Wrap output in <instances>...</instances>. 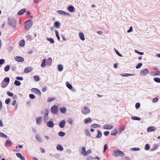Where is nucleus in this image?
Listing matches in <instances>:
<instances>
[{
  "label": "nucleus",
  "instance_id": "20e7f679",
  "mask_svg": "<svg viewBox=\"0 0 160 160\" xmlns=\"http://www.w3.org/2000/svg\"><path fill=\"white\" fill-rule=\"evenodd\" d=\"M114 154L113 155L114 156H118L122 157L124 155V153L120 150H115L114 151Z\"/></svg>",
  "mask_w": 160,
  "mask_h": 160
},
{
  "label": "nucleus",
  "instance_id": "ea45409f",
  "mask_svg": "<svg viewBox=\"0 0 160 160\" xmlns=\"http://www.w3.org/2000/svg\"><path fill=\"white\" fill-rule=\"evenodd\" d=\"M54 25L56 28H58L59 27L60 25V22H56L54 23Z\"/></svg>",
  "mask_w": 160,
  "mask_h": 160
},
{
  "label": "nucleus",
  "instance_id": "79ce46f5",
  "mask_svg": "<svg viewBox=\"0 0 160 160\" xmlns=\"http://www.w3.org/2000/svg\"><path fill=\"white\" fill-rule=\"evenodd\" d=\"M47 40L50 42L51 43H54V40L52 38H48L47 39Z\"/></svg>",
  "mask_w": 160,
  "mask_h": 160
},
{
  "label": "nucleus",
  "instance_id": "2f4dec72",
  "mask_svg": "<svg viewBox=\"0 0 160 160\" xmlns=\"http://www.w3.org/2000/svg\"><path fill=\"white\" fill-rule=\"evenodd\" d=\"M55 32L56 36L57 37L58 40V41L60 40V38L59 36L58 32L57 30H55Z\"/></svg>",
  "mask_w": 160,
  "mask_h": 160
},
{
  "label": "nucleus",
  "instance_id": "393cba45",
  "mask_svg": "<svg viewBox=\"0 0 160 160\" xmlns=\"http://www.w3.org/2000/svg\"><path fill=\"white\" fill-rule=\"evenodd\" d=\"M81 153L83 156H86V149L84 147H82Z\"/></svg>",
  "mask_w": 160,
  "mask_h": 160
},
{
  "label": "nucleus",
  "instance_id": "3c124183",
  "mask_svg": "<svg viewBox=\"0 0 160 160\" xmlns=\"http://www.w3.org/2000/svg\"><path fill=\"white\" fill-rule=\"evenodd\" d=\"M55 99V98H48V101L49 102H51Z\"/></svg>",
  "mask_w": 160,
  "mask_h": 160
},
{
  "label": "nucleus",
  "instance_id": "412c9836",
  "mask_svg": "<svg viewBox=\"0 0 160 160\" xmlns=\"http://www.w3.org/2000/svg\"><path fill=\"white\" fill-rule=\"evenodd\" d=\"M56 149L58 151H62L63 150V148L62 146L60 144H58L56 147Z\"/></svg>",
  "mask_w": 160,
  "mask_h": 160
},
{
  "label": "nucleus",
  "instance_id": "58836bf2",
  "mask_svg": "<svg viewBox=\"0 0 160 160\" xmlns=\"http://www.w3.org/2000/svg\"><path fill=\"white\" fill-rule=\"evenodd\" d=\"M0 137L5 138H7V136L4 133L0 132Z\"/></svg>",
  "mask_w": 160,
  "mask_h": 160
},
{
  "label": "nucleus",
  "instance_id": "680f3d73",
  "mask_svg": "<svg viewBox=\"0 0 160 160\" xmlns=\"http://www.w3.org/2000/svg\"><path fill=\"white\" fill-rule=\"evenodd\" d=\"M158 98H154L153 100H152V102H153V103H155V102H158Z\"/></svg>",
  "mask_w": 160,
  "mask_h": 160
},
{
  "label": "nucleus",
  "instance_id": "5701e85b",
  "mask_svg": "<svg viewBox=\"0 0 160 160\" xmlns=\"http://www.w3.org/2000/svg\"><path fill=\"white\" fill-rule=\"evenodd\" d=\"M46 59H43L42 61V63L41 64V67L43 68H44L45 67L46 65Z\"/></svg>",
  "mask_w": 160,
  "mask_h": 160
},
{
  "label": "nucleus",
  "instance_id": "052dcab7",
  "mask_svg": "<svg viewBox=\"0 0 160 160\" xmlns=\"http://www.w3.org/2000/svg\"><path fill=\"white\" fill-rule=\"evenodd\" d=\"M115 51L116 52V54L118 55L120 57H122V55L119 53V52H118V50H117L116 49H115Z\"/></svg>",
  "mask_w": 160,
  "mask_h": 160
},
{
  "label": "nucleus",
  "instance_id": "f257e3e1",
  "mask_svg": "<svg viewBox=\"0 0 160 160\" xmlns=\"http://www.w3.org/2000/svg\"><path fill=\"white\" fill-rule=\"evenodd\" d=\"M33 22L31 19H29L24 23L25 29L26 30H28L32 26Z\"/></svg>",
  "mask_w": 160,
  "mask_h": 160
},
{
  "label": "nucleus",
  "instance_id": "f8f14e48",
  "mask_svg": "<svg viewBox=\"0 0 160 160\" xmlns=\"http://www.w3.org/2000/svg\"><path fill=\"white\" fill-rule=\"evenodd\" d=\"M68 9L69 11L71 12H75V8L72 5L68 7Z\"/></svg>",
  "mask_w": 160,
  "mask_h": 160
},
{
  "label": "nucleus",
  "instance_id": "69168bd1",
  "mask_svg": "<svg viewBox=\"0 0 160 160\" xmlns=\"http://www.w3.org/2000/svg\"><path fill=\"white\" fill-rule=\"evenodd\" d=\"M7 94L10 97H12L13 96V93H10L8 91L7 92Z\"/></svg>",
  "mask_w": 160,
  "mask_h": 160
},
{
  "label": "nucleus",
  "instance_id": "1a4fd4ad",
  "mask_svg": "<svg viewBox=\"0 0 160 160\" xmlns=\"http://www.w3.org/2000/svg\"><path fill=\"white\" fill-rule=\"evenodd\" d=\"M113 128V126L109 124H107L103 126V128L104 129L110 130L112 129Z\"/></svg>",
  "mask_w": 160,
  "mask_h": 160
},
{
  "label": "nucleus",
  "instance_id": "6e6d98bb",
  "mask_svg": "<svg viewBox=\"0 0 160 160\" xmlns=\"http://www.w3.org/2000/svg\"><path fill=\"white\" fill-rule=\"evenodd\" d=\"M140 106V104L139 103H137L135 104V108L136 109H138L139 108Z\"/></svg>",
  "mask_w": 160,
  "mask_h": 160
},
{
  "label": "nucleus",
  "instance_id": "c85d7f7f",
  "mask_svg": "<svg viewBox=\"0 0 160 160\" xmlns=\"http://www.w3.org/2000/svg\"><path fill=\"white\" fill-rule=\"evenodd\" d=\"M66 85L67 87L70 89H71L72 88V86L69 83V82H67L66 83Z\"/></svg>",
  "mask_w": 160,
  "mask_h": 160
},
{
  "label": "nucleus",
  "instance_id": "c03bdc74",
  "mask_svg": "<svg viewBox=\"0 0 160 160\" xmlns=\"http://www.w3.org/2000/svg\"><path fill=\"white\" fill-rule=\"evenodd\" d=\"M65 133L62 132H60L58 133V135L60 137H63L65 135Z\"/></svg>",
  "mask_w": 160,
  "mask_h": 160
},
{
  "label": "nucleus",
  "instance_id": "a211bd4d",
  "mask_svg": "<svg viewBox=\"0 0 160 160\" xmlns=\"http://www.w3.org/2000/svg\"><path fill=\"white\" fill-rule=\"evenodd\" d=\"M52 62V58H48L46 62V65L49 66H50Z\"/></svg>",
  "mask_w": 160,
  "mask_h": 160
},
{
  "label": "nucleus",
  "instance_id": "72a5a7b5",
  "mask_svg": "<svg viewBox=\"0 0 160 160\" xmlns=\"http://www.w3.org/2000/svg\"><path fill=\"white\" fill-rule=\"evenodd\" d=\"M117 132L118 131L117 129H114L111 132V134L112 135H116L117 133Z\"/></svg>",
  "mask_w": 160,
  "mask_h": 160
},
{
  "label": "nucleus",
  "instance_id": "09e8293b",
  "mask_svg": "<svg viewBox=\"0 0 160 160\" xmlns=\"http://www.w3.org/2000/svg\"><path fill=\"white\" fill-rule=\"evenodd\" d=\"M14 84L17 86H19L20 85L21 83L19 81L17 80H15L14 82Z\"/></svg>",
  "mask_w": 160,
  "mask_h": 160
},
{
  "label": "nucleus",
  "instance_id": "4d7b16f0",
  "mask_svg": "<svg viewBox=\"0 0 160 160\" xmlns=\"http://www.w3.org/2000/svg\"><path fill=\"white\" fill-rule=\"evenodd\" d=\"M131 150L133 151H138L140 150V148H131Z\"/></svg>",
  "mask_w": 160,
  "mask_h": 160
},
{
  "label": "nucleus",
  "instance_id": "f3484780",
  "mask_svg": "<svg viewBox=\"0 0 160 160\" xmlns=\"http://www.w3.org/2000/svg\"><path fill=\"white\" fill-rule=\"evenodd\" d=\"M58 12L60 14H63L64 15H69L70 14L67 12L62 10H58Z\"/></svg>",
  "mask_w": 160,
  "mask_h": 160
},
{
  "label": "nucleus",
  "instance_id": "a19ab883",
  "mask_svg": "<svg viewBox=\"0 0 160 160\" xmlns=\"http://www.w3.org/2000/svg\"><path fill=\"white\" fill-rule=\"evenodd\" d=\"M102 135V134L101 132L99 131H98V134L96 136V138H101V137Z\"/></svg>",
  "mask_w": 160,
  "mask_h": 160
},
{
  "label": "nucleus",
  "instance_id": "de8ad7c7",
  "mask_svg": "<svg viewBox=\"0 0 160 160\" xmlns=\"http://www.w3.org/2000/svg\"><path fill=\"white\" fill-rule=\"evenodd\" d=\"M154 81L160 83V78H154Z\"/></svg>",
  "mask_w": 160,
  "mask_h": 160
},
{
  "label": "nucleus",
  "instance_id": "4c0bfd02",
  "mask_svg": "<svg viewBox=\"0 0 160 160\" xmlns=\"http://www.w3.org/2000/svg\"><path fill=\"white\" fill-rule=\"evenodd\" d=\"M121 75L122 77H128L129 76L134 75V74H132L125 73V74H122Z\"/></svg>",
  "mask_w": 160,
  "mask_h": 160
},
{
  "label": "nucleus",
  "instance_id": "4be33fe9",
  "mask_svg": "<svg viewBox=\"0 0 160 160\" xmlns=\"http://www.w3.org/2000/svg\"><path fill=\"white\" fill-rule=\"evenodd\" d=\"M16 155L17 156L20 158L21 160H25L24 157L22 156L20 153H16Z\"/></svg>",
  "mask_w": 160,
  "mask_h": 160
},
{
  "label": "nucleus",
  "instance_id": "13d9d810",
  "mask_svg": "<svg viewBox=\"0 0 160 160\" xmlns=\"http://www.w3.org/2000/svg\"><path fill=\"white\" fill-rule=\"evenodd\" d=\"M135 52L136 53L139 54L140 55H143L144 54V53L143 52H141L138 51L137 50H135Z\"/></svg>",
  "mask_w": 160,
  "mask_h": 160
},
{
  "label": "nucleus",
  "instance_id": "6ab92c4d",
  "mask_svg": "<svg viewBox=\"0 0 160 160\" xmlns=\"http://www.w3.org/2000/svg\"><path fill=\"white\" fill-rule=\"evenodd\" d=\"M59 111L61 113L65 114L66 112L67 108L65 107H62L60 108Z\"/></svg>",
  "mask_w": 160,
  "mask_h": 160
},
{
  "label": "nucleus",
  "instance_id": "ddd939ff",
  "mask_svg": "<svg viewBox=\"0 0 160 160\" xmlns=\"http://www.w3.org/2000/svg\"><path fill=\"white\" fill-rule=\"evenodd\" d=\"M156 128L154 126L149 127L147 129V131L148 132L155 131L156 130Z\"/></svg>",
  "mask_w": 160,
  "mask_h": 160
},
{
  "label": "nucleus",
  "instance_id": "7c9ffc66",
  "mask_svg": "<svg viewBox=\"0 0 160 160\" xmlns=\"http://www.w3.org/2000/svg\"><path fill=\"white\" fill-rule=\"evenodd\" d=\"M63 66L62 65H59L58 66V69L59 71L61 72L63 70Z\"/></svg>",
  "mask_w": 160,
  "mask_h": 160
},
{
  "label": "nucleus",
  "instance_id": "c9c22d12",
  "mask_svg": "<svg viewBox=\"0 0 160 160\" xmlns=\"http://www.w3.org/2000/svg\"><path fill=\"white\" fill-rule=\"evenodd\" d=\"M36 138L37 140L39 142H42V140L40 137L38 135H37L36 136Z\"/></svg>",
  "mask_w": 160,
  "mask_h": 160
},
{
  "label": "nucleus",
  "instance_id": "0e129e2a",
  "mask_svg": "<svg viewBox=\"0 0 160 160\" xmlns=\"http://www.w3.org/2000/svg\"><path fill=\"white\" fill-rule=\"evenodd\" d=\"M108 148V147L107 144H105L104 145V148H103V152H104L105 151L106 149Z\"/></svg>",
  "mask_w": 160,
  "mask_h": 160
},
{
  "label": "nucleus",
  "instance_id": "aec40b11",
  "mask_svg": "<svg viewBox=\"0 0 160 160\" xmlns=\"http://www.w3.org/2000/svg\"><path fill=\"white\" fill-rule=\"evenodd\" d=\"M54 125L53 122L51 121H49L47 123V125L48 127L50 128L53 127Z\"/></svg>",
  "mask_w": 160,
  "mask_h": 160
},
{
  "label": "nucleus",
  "instance_id": "0eeeda50",
  "mask_svg": "<svg viewBox=\"0 0 160 160\" xmlns=\"http://www.w3.org/2000/svg\"><path fill=\"white\" fill-rule=\"evenodd\" d=\"M160 146L159 144H154L153 145L152 147L150 150L152 151H154L157 149Z\"/></svg>",
  "mask_w": 160,
  "mask_h": 160
},
{
  "label": "nucleus",
  "instance_id": "39448f33",
  "mask_svg": "<svg viewBox=\"0 0 160 160\" xmlns=\"http://www.w3.org/2000/svg\"><path fill=\"white\" fill-rule=\"evenodd\" d=\"M58 106L55 105L52 106L51 109V112L54 114H57L58 112Z\"/></svg>",
  "mask_w": 160,
  "mask_h": 160
},
{
  "label": "nucleus",
  "instance_id": "f03ea898",
  "mask_svg": "<svg viewBox=\"0 0 160 160\" xmlns=\"http://www.w3.org/2000/svg\"><path fill=\"white\" fill-rule=\"evenodd\" d=\"M82 113L84 115L89 114L91 112L90 109L86 106H85L81 110Z\"/></svg>",
  "mask_w": 160,
  "mask_h": 160
},
{
  "label": "nucleus",
  "instance_id": "6e6552de",
  "mask_svg": "<svg viewBox=\"0 0 160 160\" xmlns=\"http://www.w3.org/2000/svg\"><path fill=\"white\" fill-rule=\"evenodd\" d=\"M36 123L38 125L41 124L42 122V118L41 117H38L36 118Z\"/></svg>",
  "mask_w": 160,
  "mask_h": 160
},
{
  "label": "nucleus",
  "instance_id": "8fccbe9b",
  "mask_svg": "<svg viewBox=\"0 0 160 160\" xmlns=\"http://www.w3.org/2000/svg\"><path fill=\"white\" fill-rule=\"evenodd\" d=\"M150 148V147L149 146V144H146V145L145 146V149L146 150H149Z\"/></svg>",
  "mask_w": 160,
  "mask_h": 160
},
{
  "label": "nucleus",
  "instance_id": "e433bc0d",
  "mask_svg": "<svg viewBox=\"0 0 160 160\" xmlns=\"http://www.w3.org/2000/svg\"><path fill=\"white\" fill-rule=\"evenodd\" d=\"M68 122L70 125H72L73 124V121L72 118H69L68 120Z\"/></svg>",
  "mask_w": 160,
  "mask_h": 160
},
{
  "label": "nucleus",
  "instance_id": "423d86ee",
  "mask_svg": "<svg viewBox=\"0 0 160 160\" xmlns=\"http://www.w3.org/2000/svg\"><path fill=\"white\" fill-rule=\"evenodd\" d=\"M149 71L147 69H142L140 72V74L142 76H145L149 73Z\"/></svg>",
  "mask_w": 160,
  "mask_h": 160
},
{
  "label": "nucleus",
  "instance_id": "dca6fc26",
  "mask_svg": "<svg viewBox=\"0 0 160 160\" xmlns=\"http://www.w3.org/2000/svg\"><path fill=\"white\" fill-rule=\"evenodd\" d=\"M65 120H62L59 123V126L61 128H63L65 126Z\"/></svg>",
  "mask_w": 160,
  "mask_h": 160
},
{
  "label": "nucleus",
  "instance_id": "cd10ccee",
  "mask_svg": "<svg viewBox=\"0 0 160 160\" xmlns=\"http://www.w3.org/2000/svg\"><path fill=\"white\" fill-rule=\"evenodd\" d=\"M12 144V143L11 141L10 140H7L6 141V142H5V145L6 146H10Z\"/></svg>",
  "mask_w": 160,
  "mask_h": 160
},
{
  "label": "nucleus",
  "instance_id": "b1692460",
  "mask_svg": "<svg viewBox=\"0 0 160 160\" xmlns=\"http://www.w3.org/2000/svg\"><path fill=\"white\" fill-rule=\"evenodd\" d=\"M79 36L80 39L82 41H84L85 39L84 36L82 32H80L79 34Z\"/></svg>",
  "mask_w": 160,
  "mask_h": 160
},
{
  "label": "nucleus",
  "instance_id": "a878e982",
  "mask_svg": "<svg viewBox=\"0 0 160 160\" xmlns=\"http://www.w3.org/2000/svg\"><path fill=\"white\" fill-rule=\"evenodd\" d=\"M8 84V83H6L2 81L1 84V86L2 88H4L6 87Z\"/></svg>",
  "mask_w": 160,
  "mask_h": 160
},
{
  "label": "nucleus",
  "instance_id": "49530a36",
  "mask_svg": "<svg viewBox=\"0 0 160 160\" xmlns=\"http://www.w3.org/2000/svg\"><path fill=\"white\" fill-rule=\"evenodd\" d=\"M26 38L29 41H31L32 39V37L30 35H27L26 36Z\"/></svg>",
  "mask_w": 160,
  "mask_h": 160
},
{
  "label": "nucleus",
  "instance_id": "c756f323",
  "mask_svg": "<svg viewBox=\"0 0 160 160\" xmlns=\"http://www.w3.org/2000/svg\"><path fill=\"white\" fill-rule=\"evenodd\" d=\"M19 44L20 46L23 47L25 45V41L24 40H21L19 42Z\"/></svg>",
  "mask_w": 160,
  "mask_h": 160
},
{
  "label": "nucleus",
  "instance_id": "5fc2aeb1",
  "mask_svg": "<svg viewBox=\"0 0 160 160\" xmlns=\"http://www.w3.org/2000/svg\"><path fill=\"white\" fill-rule=\"evenodd\" d=\"M92 152V151L90 149H88L86 151V156H88L89 154L91 153Z\"/></svg>",
  "mask_w": 160,
  "mask_h": 160
},
{
  "label": "nucleus",
  "instance_id": "2eb2a0df",
  "mask_svg": "<svg viewBox=\"0 0 160 160\" xmlns=\"http://www.w3.org/2000/svg\"><path fill=\"white\" fill-rule=\"evenodd\" d=\"M84 122L85 124H88L91 123L92 120L90 118H88L84 119Z\"/></svg>",
  "mask_w": 160,
  "mask_h": 160
},
{
  "label": "nucleus",
  "instance_id": "603ef678",
  "mask_svg": "<svg viewBox=\"0 0 160 160\" xmlns=\"http://www.w3.org/2000/svg\"><path fill=\"white\" fill-rule=\"evenodd\" d=\"M132 119L133 120H140V118L136 117H133L132 118Z\"/></svg>",
  "mask_w": 160,
  "mask_h": 160
},
{
  "label": "nucleus",
  "instance_id": "7ed1b4c3",
  "mask_svg": "<svg viewBox=\"0 0 160 160\" xmlns=\"http://www.w3.org/2000/svg\"><path fill=\"white\" fill-rule=\"evenodd\" d=\"M8 24L13 27L16 26V21L14 18H9L8 20Z\"/></svg>",
  "mask_w": 160,
  "mask_h": 160
},
{
  "label": "nucleus",
  "instance_id": "338daca9",
  "mask_svg": "<svg viewBox=\"0 0 160 160\" xmlns=\"http://www.w3.org/2000/svg\"><path fill=\"white\" fill-rule=\"evenodd\" d=\"M109 134V132L108 131H106L104 132V134L105 136H107Z\"/></svg>",
  "mask_w": 160,
  "mask_h": 160
},
{
  "label": "nucleus",
  "instance_id": "a18cd8bd",
  "mask_svg": "<svg viewBox=\"0 0 160 160\" xmlns=\"http://www.w3.org/2000/svg\"><path fill=\"white\" fill-rule=\"evenodd\" d=\"M10 69V66L9 65H7L4 68V70L6 72L8 71Z\"/></svg>",
  "mask_w": 160,
  "mask_h": 160
},
{
  "label": "nucleus",
  "instance_id": "473e14b6",
  "mask_svg": "<svg viewBox=\"0 0 160 160\" xmlns=\"http://www.w3.org/2000/svg\"><path fill=\"white\" fill-rule=\"evenodd\" d=\"M91 126L92 127L94 128H99L100 127V125L97 124H93Z\"/></svg>",
  "mask_w": 160,
  "mask_h": 160
},
{
  "label": "nucleus",
  "instance_id": "9d476101",
  "mask_svg": "<svg viewBox=\"0 0 160 160\" xmlns=\"http://www.w3.org/2000/svg\"><path fill=\"white\" fill-rule=\"evenodd\" d=\"M14 58L16 61L20 62H23L24 60L23 58L20 56H16Z\"/></svg>",
  "mask_w": 160,
  "mask_h": 160
},
{
  "label": "nucleus",
  "instance_id": "4468645a",
  "mask_svg": "<svg viewBox=\"0 0 160 160\" xmlns=\"http://www.w3.org/2000/svg\"><path fill=\"white\" fill-rule=\"evenodd\" d=\"M31 90L32 92H33L37 94H38L39 95L41 94V92L38 89L36 88H33L31 89Z\"/></svg>",
  "mask_w": 160,
  "mask_h": 160
},
{
  "label": "nucleus",
  "instance_id": "37998d69",
  "mask_svg": "<svg viewBox=\"0 0 160 160\" xmlns=\"http://www.w3.org/2000/svg\"><path fill=\"white\" fill-rule=\"evenodd\" d=\"M48 110L46 109L45 111L44 117H46V118H47V117H48Z\"/></svg>",
  "mask_w": 160,
  "mask_h": 160
},
{
  "label": "nucleus",
  "instance_id": "bb28decb",
  "mask_svg": "<svg viewBox=\"0 0 160 160\" xmlns=\"http://www.w3.org/2000/svg\"><path fill=\"white\" fill-rule=\"evenodd\" d=\"M26 11V9H22L18 12V14L19 15H22Z\"/></svg>",
  "mask_w": 160,
  "mask_h": 160
},
{
  "label": "nucleus",
  "instance_id": "f704fd0d",
  "mask_svg": "<svg viewBox=\"0 0 160 160\" xmlns=\"http://www.w3.org/2000/svg\"><path fill=\"white\" fill-rule=\"evenodd\" d=\"M3 81L8 84L10 81V78L9 77H6L4 78Z\"/></svg>",
  "mask_w": 160,
  "mask_h": 160
},
{
  "label": "nucleus",
  "instance_id": "774afa93",
  "mask_svg": "<svg viewBox=\"0 0 160 160\" xmlns=\"http://www.w3.org/2000/svg\"><path fill=\"white\" fill-rule=\"evenodd\" d=\"M10 101L11 100L10 98L7 99L5 101V103L7 104H8Z\"/></svg>",
  "mask_w": 160,
  "mask_h": 160
},
{
  "label": "nucleus",
  "instance_id": "9b49d317",
  "mask_svg": "<svg viewBox=\"0 0 160 160\" xmlns=\"http://www.w3.org/2000/svg\"><path fill=\"white\" fill-rule=\"evenodd\" d=\"M33 70V68L32 67H29L25 68L24 70V72L25 73L30 72Z\"/></svg>",
  "mask_w": 160,
  "mask_h": 160
},
{
  "label": "nucleus",
  "instance_id": "e2e57ef3",
  "mask_svg": "<svg viewBox=\"0 0 160 160\" xmlns=\"http://www.w3.org/2000/svg\"><path fill=\"white\" fill-rule=\"evenodd\" d=\"M29 97L30 98L32 99H33L35 98V96L32 94H30L29 95Z\"/></svg>",
  "mask_w": 160,
  "mask_h": 160
},
{
  "label": "nucleus",
  "instance_id": "bf43d9fd",
  "mask_svg": "<svg viewBox=\"0 0 160 160\" xmlns=\"http://www.w3.org/2000/svg\"><path fill=\"white\" fill-rule=\"evenodd\" d=\"M142 63H139V64H138V65H137L136 66V68L137 69H138L139 68H140V67H141L142 66Z\"/></svg>",
  "mask_w": 160,
  "mask_h": 160
},
{
  "label": "nucleus",
  "instance_id": "864d4df0",
  "mask_svg": "<svg viewBox=\"0 0 160 160\" xmlns=\"http://www.w3.org/2000/svg\"><path fill=\"white\" fill-rule=\"evenodd\" d=\"M34 78L35 80L36 81H38L39 80V77L38 76H34Z\"/></svg>",
  "mask_w": 160,
  "mask_h": 160
}]
</instances>
